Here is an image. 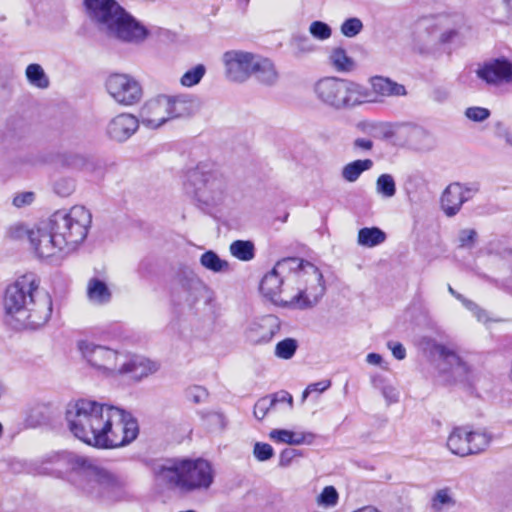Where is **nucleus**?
I'll use <instances>...</instances> for the list:
<instances>
[{"mask_svg":"<svg viewBox=\"0 0 512 512\" xmlns=\"http://www.w3.org/2000/svg\"><path fill=\"white\" fill-rule=\"evenodd\" d=\"M388 347L391 349L393 356L398 360H403L406 356V350L401 343L389 342Z\"/></svg>","mask_w":512,"mask_h":512,"instance_id":"58","label":"nucleus"},{"mask_svg":"<svg viewBox=\"0 0 512 512\" xmlns=\"http://www.w3.org/2000/svg\"><path fill=\"white\" fill-rule=\"evenodd\" d=\"M477 232L474 229H462L458 235L459 247L471 248L474 246Z\"/></svg>","mask_w":512,"mask_h":512,"instance_id":"51","label":"nucleus"},{"mask_svg":"<svg viewBox=\"0 0 512 512\" xmlns=\"http://www.w3.org/2000/svg\"><path fill=\"white\" fill-rule=\"evenodd\" d=\"M494 134L497 138L504 140L506 145L512 148V131L501 121L494 124Z\"/></svg>","mask_w":512,"mask_h":512,"instance_id":"52","label":"nucleus"},{"mask_svg":"<svg viewBox=\"0 0 512 512\" xmlns=\"http://www.w3.org/2000/svg\"><path fill=\"white\" fill-rule=\"evenodd\" d=\"M329 64L338 72H350L355 67L354 60L341 47L332 48L328 56Z\"/></svg>","mask_w":512,"mask_h":512,"instance_id":"28","label":"nucleus"},{"mask_svg":"<svg viewBox=\"0 0 512 512\" xmlns=\"http://www.w3.org/2000/svg\"><path fill=\"white\" fill-rule=\"evenodd\" d=\"M290 44L297 57L313 53L316 50V46L306 35H294Z\"/></svg>","mask_w":512,"mask_h":512,"instance_id":"40","label":"nucleus"},{"mask_svg":"<svg viewBox=\"0 0 512 512\" xmlns=\"http://www.w3.org/2000/svg\"><path fill=\"white\" fill-rule=\"evenodd\" d=\"M89 19L107 37L140 44L149 35L147 28L116 0H83Z\"/></svg>","mask_w":512,"mask_h":512,"instance_id":"5","label":"nucleus"},{"mask_svg":"<svg viewBox=\"0 0 512 512\" xmlns=\"http://www.w3.org/2000/svg\"><path fill=\"white\" fill-rule=\"evenodd\" d=\"M269 438L275 444L285 445H318L319 437L311 432L300 430L273 429L269 432Z\"/></svg>","mask_w":512,"mask_h":512,"instance_id":"21","label":"nucleus"},{"mask_svg":"<svg viewBox=\"0 0 512 512\" xmlns=\"http://www.w3.org/2000/svg\"><path fill=\"white\" fill-rule=\"evenodd\" d=\"M258 54L244 50H230L223 54L222 62L226 77L233 82L243 83L253 74Z\"/></svg>","mask_w":512,"mask_h":512,"instance_id":"15","label":"nucleus"},{"mask_svg":"<svg viewBox=\"0 0 512 512\" xmlns=\"http://www.w3.org/2000/svg\"><path fill=\"white\" fill-rule=\"evenodd\" d=\"M229 252L236 259L248 262L255 257V246L250 240H235L229 245Z\"/></svg>","mask_w":512,"mask_h":512,"instance_id":"31","label":"nucleus"},{"mask_svg":"<svg viewBox=\"0 0 512 512\" xmlns=\"http://www.w3.org/2000/svg\"><path fill=\"white\" fill-rule=\"evenodd\" d=\"M25 75L30 85L39 89H46L49 87V78L41 65L36 63L29 64L26 67Z\"/></svg>","mask_w":512,"mask_h":512,"instance_id":"33","label":"nucleus"},{"mask_svg":"<svg viewBox=\"0 0 512 512\" xmlns=\"http://www.w3.org/2000/svg\"><path fill=\"white\" fill-rule=\"evenodd\" d=\"M273 406L275 407L278 403H287L291 408L293 405V397L287 391L281 390L276 393L269 395Z\"/></svg>","mask_w":512,"mask_h":512,"instance_id":"56","label":"nucleus"},{"mask_svg":"<svg viewBox=\"0 0 512 512\" xmlns=\"http://www.w3.org/2000/svg\"><path fill=\"white\" fill-rule=\"evenodd\" d=\"M35 200V194L31 191L17 193L12 200L13 206L23 208L31 205Z\"/></svg>","mask_w":512,"mask_h":512,"instance_id":"53","label":"nucleus"},{"mask_svg":"<svg viewBox=\"0 0 512 512\" xmlns=\"http://www.w3.org/2000/svg\"><path fill=\"white\" fill-rule=\"evenodd\" d=\"M454 505L455 500L449 488L439 489L431 499V508L435 512H441L443 509Z\"/></svg>","mask_w":512,"mask_h":512,"instance_id":"38","label":"nucleus"},{"mask_svg":"<svg viewBox=\"0 0 512 512\" xmlns=\"http://www.w3.org/2000/svg\"><path fill=\"white\" fill-rule=\"evenodd\" d=\"M264 297L278 306L299 310L311 309L326 292L320 269L296 257L279 260L260 283Z\"/></svg>","mask_w":512,"mask_h":512,"instance_id":"2","label":"nucleus"},{"mask_svg":"<svg viewBox=\"0 0 512 512\" xmlns=\"http://www.w3.org/2000/svg\"><path fill=\"white\" fill-rule=\"evenodd\" d=\"M453 454L459 456V457H467L469 455L476 454L478 450H451Z\"/></svg>","mask_w":512,"mask_h":512,"instance_id":"63","label":"nucleus"},{"mask_svg":"<svg viewBox=\"0 0 512 512\" xmlns=\"http://www.w3.org/2000/svg\"><path fill=\"white\" fill-rule=\"evenodd\" d=\"M199 108L200 102L193 95L160 93L144 102L139 119L145 127L156 129L170 120L192 116Z\"/></svg>","mask_w":512,"mask_h":512,"instance_id":"8","label":"nucleus"},{"mask_svg":"<svg viewBox=\"0 0 512 512\" xmlns=\"http://www.w3.org/2000/svg\"><path fill=\"white\" fill-rule=\"evenodd\" d=\"M78 348L87 363L105 375L117 374L120 361L125 358V355L117 350L89 341H80Z\"/></svg>","mask_w":512,"mask_h":512,"instance_id":"12","label":"nucleus"},{"mask_svg":"<svg viewBox=\"0 0 512 512\" xmlns=\"http://www.w3.org/2000/svg\"><path fill=\"white\" fill-rule=\"evenodd\" d=\"M208 428L213 430H222L226 427L227 419L221 412H209L204 417Z\"/></svg>","mask_w":512,"mask_h":512,"instance_id":"45","label":"nucleus"},{"mask_svg":"<svg viewBox=\"0 0 512 512\" xmlns=\"http://www.w3.org/2000/svg\"><path fill=\"white\" fill-rule=\"evenodd\" d=\"M435 351L438 354L439 377L445 384H470L473 381L472 367L454 347L439 344Z\"/></svg>","mask_w":512,"mask_h":512,"instance_id":"11","label":"nucleus"},{"mask_svg":"<svg viewBox=\"0 0 512 512\" xmlns=\"http://www.w3.org/2000/svg\"><path fill=\"white\" fill-rule=\"evenodd\" d=\"M476 74L489 85L510 84L512 83V62L506 58L492 59L479 67Z\"/></svg>","mask_w":512,"mask_h":512,"instance_id":"19","label":"nucleus"},{"mask_svg":"<svg viewBox=\"0 0 512 512\" xmlns=\"http://www.w3.org/2000/svg\"><path fill=\"white\" fill-rule=\"evenodd\" d=\"M49 220L68 254L75 251L86 239L92 215L84 206L75 205L68 210L62 209L54 212Z\"/></svg>","mask_w":512,"mask_h":512,"instance_id":"10","label":"nucleus"},{"mask_svg":"<svg viewBox=\"0 0 512 512\" xmlns=\"http://www.w3.org/2000/svg\"><path fill=\"white\" fill-rule=\"evenodd\" d=\"M29 232L23 224L15 223L8 228L7 235L10 239L19 240L27 236L29 238Z\"/></svg>","mask_w":512,"mask_h":512,"instance_id":"54","label":"nucleus"},{"mask_svg":"<svg viewBox=\"0 0 512 512\" xmlns=\"http://www.w3.org/2000/svg\"><path fill=\"white\" fill-rule=\"evenodd\" d=\"M353 148L358 151H369L373 148V141L368 138H357L353 142Z\"/></svg>","mask_w":512,"mask_h":512,"instance_id":"59","label":"nucleus"},{"mask_svg":"<svg viewBox=\"0 0 512 512\" xmlns=\"http://www.w3.org/2000/svg\"><path fill=\"white\" fill-rule=\"evenodd\" d=\"M313 91L317 100L335 110L350 109L365 102L375 101L365 86L338 77L319 79L314 84Z\"/></svg>","mask_w":512,"mask_h":512,"instance_id":"9","label":"nucleus"},{"mask_svg":"<svg viewBox=\"0 0 512 512\" xmlns=\"http://www.w3.org/2000/svg\"><path fill=\"white\" fill-rule=\"evenodd\" d=\"M263 85L272 86L278 81V72L273 62L265 57L258 55L253 74Z\"/></svg>","mask_w":512,"mask_h":512,"instance_id":"25","label":"nucleus"},{"mask_svg":"<svg viewBox=\"0 0 512 512\" xmlns=\"http://www.w3.org/2000/svg\"><path fill=\"white\" fill-rule=\"evenodd\" d=\"M52 307L51 296L39 288V280L33 274L18 277L4 293V319L15 329L44 326L52 315Z\"/></svg>","mask_w":512,"mask_h":512,"instance_id":"3","label":"nucleus"},{"mask_svg":"<svg viewBox=\"0 0 512 512\" xmlns=\"http://www.w3.org/2000/svg\"><path fill=\"white\" fill-rule=\"evenodd\" d=\"M493 435L485 429L473 430L470 427V448H483L492 443Z\"/></svg>","mask_w":512,"mask_h":512,"instance_id":"43","label":"nucleus"},{"mask_svg":"<svg viewBox=\"0 0 512 512\" xmlns=\"http://www.w3.org/2000/svg\"><path fill=\"white\" fill-rule=\"evenodd\" d=\"M29 242L37 257L52 258L59 253L66 254V248L60 243L56 230L48 219L29 232Z\"/></svg>","mask_w":512,"mask_h":512,"instance_id":"14","label":"nucleus"},{"mask_svg":"<svg viewBox=\"0 0 512 512\" xmlns=\"http://www.w3.org/2000/svg\"><path fill=\"white\" fill-rule=\"evenodd\" d=\"M503 3L506 9L507 18L512 20V0H503Z\"/></svg>","mask_w":512,"mask_h":512,"instance_id":"64","label":"nucleus"},{"mask_svg":"<svg viewBox=\"0 0 512 512\" xmlns=\"http://www.w3.org/2000/svg\"><path fill=\"white\" fill-rule=\"evenodd\" d=\"M479 192L476 182L460 184L452 183L447 186L441 197V207L444 213L451 217L456 215L461 206Z\"/></svg>","mask_w":512,"mask_h":512,"instance_id":"16","label":"nucleus"},{"mask_svg":"<svg viewBox=\"0 0 512 512\" xmlns=\"http://www.w3.org/2000/svg\"><path fill=\"white\" fill-rule=\"evenodd\" d=\"M366 362L370 365L381 366L383 363V358L380 354L377 353H369L366 356Z\"/></svg>","mask_w":512,"mask_h":512,"instance_id":"62","label":"nucleus"},{"mask_svg":"<svg viewBox=\"0 0 512 512\" xmlns=\"http://www.w3.org/2000/svg\"><path fill=\"white\" fill-rule=\"evenodd\" d=\"M371 383L374 388L379 389L381 391V394L384 397L387 405H391L393 403L398 402V390L391 383L387 382L386 379H384L381 376H373L371 378Z\"/></svg>","mask_w":512,"mask_h":512,"instance_id":"34","label":"nucleus"},{"mask_svg":"<svg viewBox=\"0 0 512 512\" xmlns=\"http://www.w3.org/2000/svg\"><path fill=\"white\" fill-rule=\"evenodd\" d=\"M331 386L330 380H322L316 383H312L302 393V400L305 401L311 392H324Z\"/></svg>","mask_w":512,"mask_h":512,"instance_id":"55","label":"nucleus"},{"mask_svg":"<svg viewBox=\"0 0 512 512\" xmlns=\"http://www.w3.org/2000/svg\"><path fill=\"white\" fill-rule=\"evenodd\" d=\"M371 159H358L343 166L341 170L342 178L349 183L356 182L361 174L373 167Z\"/></svg>","mask_w":512,"mask_h":512,"instance_id":"27","label":"nucleus"},{"mask_svg":"<svg viewBox=\"0 0 512 512\" xmlns=\"http://www.w3.org/2000/svg\"><path fill=\"white\" fill-rule=\"evenodd\" d=\"M86 297L92 305L104 306L111 302L112 291L104 280L92 277L87 281Z\"/></svg>","mask_w":512,"mask_h":512,"instance_id":"24","label":"nucleus"},{"mask_svg":"<svg viewBox=\"0 0 512 512\" xmlns=\"http://www.w3.org/2000/svg\"><path fill=\"white\" fill-rule=\"evenodd\" d=\"M274 408L269 395L260 398L254 405L253 414L258 420H262L267 413Z\"/></svg>","mask_w":512,"mask_h":512,"instance_id":"48","label":"nucleus"},{"mask_svg":"<svg viewBox=\"0 0 512 512\" xmlns=\"http://www.w3.org/2000/svg\"><path fill=\"white\" fill-rule=\"evenodd\" d=\"M157 370L158 365L155 362L139 356H133L129 359L125 356L120 361L117 374H131L134 379L140 380Z\"/></svg>","mask_w":512,"mask_h":512,"instance_id":"23","label":"nucleus"},{"mask_svg":"<svg viewBox=\"0 0 512 512\" xmlns=\"http://www.w3.org/2000/svg\"><path fill=\"white\" fill-rule=\"evenodd\" d=\"M363 29V23L359 18L353 17L345 20L341 25V33L348 38L355 37Z\"/></svg>","mask_w":512,"mask_h":512,"instance_id":"44","label":"nucleus"},{"mask_svg":"<svg viewBox=\"0 0 512 512\" xmlns=\"http://www.w3.org/2000/svg\"><path fill=\"white\" fill-rule=\"evenodd\" d=\"M186 398L195 403H203L208 398V391L202 386H192L186 390Z\"/></svg>","mask_w":512,"mask_h":512,"instance_id":"50","label":"nucleus"},{"mask_svg":"<svg viewBox=\"0 0 512 512\" xmlns=\"http://www.w3.org/2000/svg\"><path fill=\"white\" fill-rule=\"evenodd\" d=\"M371 91L369 93L375 100L372 103L381 101L383 98L400 97L407 94L404 85L399 84L390 78L383 76H373L370 78Z\"/></svg>","mask_w":512,"mask_h":512,"instance_id":"22","label":"nucleus"},{"mask_svg":"<svg viewBox=\"0 0 512 512\" xmlns=\"http://www.w3.org/2000/svg\"><path fill=\"white\" fill-rule=\"evenodd\" d=\"M398 135L404 138V145L416 151H430L435 147L433 135L423 127L403 125Z\"/></svg>","mask_w":512,"mask_h":512,"instance_id":"20","label":"nucleus"},{"mask_svg":"<svg viewBox=\"0 0 512 512\" xmlns=\"http://www.w3.org/2000/svg\"><path fill=\"white\" fill-rule=\"evenodd\" d=\"M75 190V182L70 178H61L54 184V191L62 196L67 197L71 195Z\"/></svg>","mask_w":512,"mask_h":512,"instance_id":"49","label":"nucleus"},{"mask_svg":"<svg viewBox=\"0 0 512 512\" xmlns=\"http://www.w3.org/2000/svg\"><path fill=\"white\" fill-rule=\"evenodd\" d=\"M302 454L298 453V450H282L279 459V466L287 467L292 461L298 457H301Z\"/></svg>","mask_w":512,"mask_h":512,"instance_id":"57","label":"nucleus"},{"mask_svg":"<svg viewBox=\"0 0 512 512\" xmlns=\"http://www.w3.org/2000/svg\"><path fill=\"white\" fill-rule=\"evenodd\" d=\"M206 74V67L203 64H197L187 70L180 78L179 82L183 87H193L200 83Z\"/></svg>","mask_w":512,"mask_h":512,"instance_id":"39","label":"nucleus"},{"mask_svg":"<svg viewBox=\"0 0 512 512\" xmlns=\"http://www.w3.org/2000/svg\"><path fill=\"white\" fill-rule=\"evenodd\" d=\"M279 330V319L274 315H266L251 321L244 334L250 344L261 345L270 342Z\"/></svg>","mask_w":512,"mask_h":512,"instance_id":"17","label":"nucleus"},{"mask_svg":"<svg viewBox=\"0 0 512 512\" xmlns=\"http://www.w3.org/2000/svg\"><path fill=\"white\" fill-rule=\"evenodd\" d=\"M458 36V30L453 28V29H448L444 32H442L439 36V41L443 44H446V43H450L451 41H453L456 37Z\"/></svg>","mask_w":512,"mask_h":512,"instance_id":"60","label":"nucleus"},{"mask_svg":"<svg viewBox=\"0 0 512 512\" xmlns=\"http://www.w3.org/2000/svg\"><path fill=\"white\" fill-rule=\"evenodd\" d=\"M309 32L313 37L322 41L330 38L332 34L329 25L322 21L312 22L309 27Z\"/></svg>","mask_w":512,"mask_h":512,"instance_id":"46","label":"nucleus"},{"mask_svg":"<svg viewBox=\"0 0 512 512\" xmlns=\"http://www.w3.org/2000/svg\"><path fill=\"white\" fill-rule=\"evenodd\" d=\"M184 188L196 205L212 214L222 207L228 197L225 176L212 162H200L186 172Z\"/></svg>","mask_w":512,"mask_h":512,"instance_id":"6","label":"nucleus"},{"mask_svg":"<svg viewBox=\"0 0 512 512\" xmlns=\"http://www.w3.org/2000/svg\"><path fill=\"white\" fill-rule=\"evenodd\" d=\"M448 291L457 300H459L465 306V308L471 311L479 322L486 323L489 320L487 312L483 310L481 307H479L475 302L467 299L462 294L455 291L450 285H448Z\"/></svg>","mask_w":512,"mask_h":512,"instance_id":"36","label":"nucleus"},{"mask_svg":"<svg viewBox=\"0 0 512 512\" xmlns=\"http://www.w3.org/2000/svg\"><path fill=\"white\" fill-rule=\"evenodd\" d=\"M386 240V234L378 227H365L358 231L357 243L364 247H375Z\"/></svg>","mask_w":512,"mask_h":512,"instance_id":"30","label":"nucleus"},{"mask_svg":"<svg viewBox=\"0 0 512 512\" xmlns=\"http://www.w3.org/2000/svg\"><path fill=\"white\" fill-rule=\"evenodd\" d=\"M147 464L159 481L182 493L206 491L214 482V468L203 458L155 459Z\"/></svg>","mask_w":512,"mask_h":512,"instance_id":"4","label":"nucleus"},{"mask_svg":"<svg viewBox=\"0 0 512 512\" xmlns=\"http://www.w3.org/2000/svg\"><path fill=\"white\" fill-rule=\"evenodd\" d=\"M464 115L470 121L481 123V122H484L485 120H487L490 117L491 112H490L489 109L484 108V107L472 106V107H468L465 110Z\"/></svg>","mask_w":512,"mask_h":512,"instance_id":"47","label":"nucleus"},{"mask_svg":"<svg viewBox=\"0 0 512 512\" xmlns=\"http://www.w3.org/2000/svg\"><path fill=\"white\" fill-rule=\"evenodd\" d=\"M255 458L259 461H266L273 456V450H253Z\"/></svg>","mask_w":512,"mask_h":512,"instance_id":"61","label":"nucleus"},{"mask_svg":"<svg viewBox=\"0 0 512 512\" xmlns=\"http://www.w3.org/2000/svg\"><path fill=\"white\" fill-rule=\"evenodd\" d=\"M109 96L121 106H133L143 97V88L140 82L132 75L126 73H113L105 82Z\"/></svg>","mask_w":512,"mask_h":512,"instance_id":"13","label":"nucleus"},{"mask_svg":"<svg viewBox=\"0 0 512 512\" xmlns=\"http://www.w3.org/2000/svg\"><path fill=\"white\" fill-rule=\"evenodd\" d=\"M140 122L133 114L120 113L108 121L105 134L113 142L124 143L137 132Z\"/></svg>","mask_w":512,"mask_h":512,"instance_id":"18","label":"nucleus"},{"mask_svg":"<svg viewBox=\"0 0 512 512\" xmlns=\"http://www.w3.org/2000/svg\"><path fill=\"white\" fill-rule=\"evenodd\" d=\"M179 283L190 295H195L205 287L197 273L188 268L181 270L179 274Z\"/></svg>","mask_w":512,"mask_h":512,"instance_id":"32","label":"nucleus"},{"mask_svg":"<svg viewBox=\"0 0 512 512\" xmlns=\"http://www.w3.org/2000/svg\"><path fill=\"white\" fill-rule=\"evenodd\" d=\"M470 448V426L454 427L447 440L448 448Z\"/></svg>","mask_w":512,"mask_h":512,"instance_id":"35","label":"nucleus"},{"mask_svg":"<svg viewBox=\"0 0 512 512\" xmlns=\"http://www.w3.org/2000/svg\"><path fill=\"white\" fill-rule=\"evenodd\" d=\"M339 494L334 486H326L316 498L318 506L323 508L335 507L338 503Z\"/></svg>","mask_w":512,"mask_h":512,"instance_id":"41","label":"nucleus"},{"mask_svg":"<svg viewBox=\"0 0 512 512\" xmlns=\"http://www.w3.org/2000/svg\"><path fill=\"white\" fill-rule=\"evenodd\" d=\"M66 420L76 438L95 448H120L139 434L138 422L131 413L88 398L69 403Z\"/></svg>","mask_w":512,"mask_h":512,"instance_id":"1","label":"nucleus"},{"mask_svg":"<svg viewBox=\"0 0 512 512\" xmlns=\"http://www.w3.org/2000/svg\"><path fill=\"white\" fill-rule=\"evenodd\" d=\"M70 470L79 479V486L87 493L108 502H117L127 498L124 483L109 471L91 461L73 456L69 460Z\"/></svg>","mask_w":512,"mask_h":512,"instance_id":"7","label":"nucleus"},{"mask_svg":"<svg viewBox=\"0 0 512 512\" xmlns=\"http://www.w3.org/2000/svg\"><path fill=\"white\" fill-rule=\"evenodd\" d=\"M203 268L213 273H226L230 271V263L221 259L218 254L212 250L204 252L199 259Z\"/></svg>","mask_w":512,"mask_h":512,"instance_id":"29","label":"nucleus"},{"mask_svg":"<svg viewBox=\"0 0 512 512\" xmlns=\"http://www.w3.org/2000/svg\"><path fill=\"white\" fill-rule=\"evenodd\" d=\"M439 30L437 19L425 16L417 19L412 26V34L415 41L427 42Z\"/></svg>","mask_w":512,"mask_h":512,"instance_id":"26","label":"nucleus"},{"mask_svg":"<svg viewBox=\"0 0 512 512\" xmlns=\"http://www.w3.org/2000/svg\"><path fill=\"white\" fill-rule=\"evenodd\" d=\"M377 194L383 198H392L396 194V183L392 175L381 174L375 183Z\"/></svg>","mask_w":512,"mask_h":512,"instance_id":"37","label":"nucleus"},{"mask_svg":"<svg viewBox=\"0 0 512 512\" xmlns=\"http://www.w3.org/2000/svg\"><path fill=\"white\" fill-rule=\"evenodd\" d=\"M297 347L298 344L295 339L286 338L276 344L275 356L285 360L291 359L294 356Z\"/></svg>","mask_w":512,"mask_h":512,"instance_id":"42","label":"nucleus"}]
</instances>
